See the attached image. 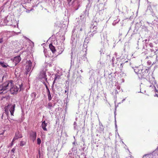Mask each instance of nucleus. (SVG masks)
Returning <instances> with one entry per match:
<instances>
[{
	"mask_svg": "<svg viewBox=\"0 0 158 158\" xmlns=\"http://www.w3.org/2000/svg\"><path fill=\"white\" fill-rule=\"evenodd\" d=\"M49 48L53 53H54L56 51L55 47L52 44H50L49 45Z\"/></svg>",
	"mask_w": 158,
	"mask_h": 158,
	"instance_id": "9",
	"label": "nucleus"
},
{
	"mask_svg": "<svg viewBox=\"0 0 158 158\" xmlns=\"http://www.w3.org/2000/svg\"><path fill=\"white\" fill-rule=\"evenodd\" d=\"M8 21L6 18L0 20V25H5L7 24Z\"/></svg>",
	"mask_w": 158,
	"mask_h": 158,
	"instance_id": "5",
	"label": "nucleus"
},
{
	"mask_svg": "<svg viewBox=\"0 0 158 158\" xmlns=\"http://www.w3.org/2000/svg\"><path fill=\"white\" fill-rule=\"evenodd\" d=\"M22 135L20 133L19 131H17L16 132L15 135V136L14 137L13 139V140L12 142H12L15 140L17 139L18 138H21L22 137Z\"/></svg>",
	"mask_w": 158,
	"mask_h": 158,
	"instance_id": "6",
	"label": "nucleus"
},
{
	"mask_svg": "<svg viewBox=\"0 0 158 158\" xmlns=\"http://www.w3.org/2000/svg\"><path fill=\"white\" fill-rule=\"evenodd\" d=\"M3 42V38L0 39V43H2Z\"/></svg>",
	"mask_w": 158,
	"mask_h": 158,
	"instance_id": "23",
	"label": "nucleus"
},
{
	"mask_svg": "<svg viewBox=\"0 0 158 158\" xmlns=\"http://www.w3.org/2000/svg\"><path fill=\"white\" fill-rule=\"evenodd\" d=\"M15 106V104H9L7 106H5L4 108V113L7 115L8 114L9 111H10L11 115H13Z\"/></svg>",
	"mask_w": 158,
	"mask_h": 158,
	"instance_id": "1",
	"label": "nucleus"
},
{
	"mask_svg": "<svg viewBox=\"0 0 158 158\" xmlns=\"http://www.w3.org/2000/svg\"><path fill=\"white\" fill-rule=\"evenodd\" d=\"M44 84H45V86H46V88L47 89V93H48L49 92H50V91H49V90L48 87L47 86L46 84L45 83H44Z\"/></svg>",
	"mask_w": 158,
	"mask_h": 158,
	"instance_id": "19",
	"label": "nucleus"
},
{
	"mask_svg": "<svg viewBox=\"0 0 158 158\" xmlns=\"http://www.w3.org/2000/svg\"><path fill=\"white\" fill-rule=\"evenodd\" d=\"M37 143L38 144H40V138L37 139Z\"/></svg>",
	"mask_w": 158,
	"mask_h": 158,
	"instance_id": "24",
	"label": "nucleus"
},
{
	"mask_svg": "<svg viewBox=\"0 0 158 158\" xmlns=\"http://www.w3.org/2000/svg\"><path fill=\"white\" fill-rule=\"evenodd\" d=\"M138 68H136L134 69V71L137 74H140L141 73V72H140V70L138 71Z\"/></svg>",
	"mask_w": 158,
	"mask_h": 158,
	"instance_id": "15",
	"label": "nucleus"
},
{
	"mask_svg": "<svg viewBox=\"0 0 158 158\" xmlns=\"http://www.w3.org/2000/svg\"><path fill=\"white\" fill-rule=\"evenodd\" d=\"M4 76H3L2 77V80H3V78H4Z\"/></svg>",
	"mask_w": 158,
	"mask_h": 158,
	"instance_id": "32",
	"label": "nucleus"
},
{
	"mask_svg": "<svg viewBox=\"0 0 158 158\" xmlns=\"http://www.w3.org/2000/svg\"><path fill=\"white\" fill-rule=\"evenodd\" d=\"M68 2V4H69L71 2L72 0H67Z\"/></svg>",
	"mask_w": 158,
	"mask_h": 158,
	"instance_id": "28",
	"label": "nucleus"
},
{
	"mask_svg": "<svg viewBox=\"0 0 158 158\" xmlns=\"http://www.w3.org/2000/svg\"><path fill=\"white\" fill-rule=\"evenodd\" d=\"M85 56H86V54H85Z\"/></svg>",
	"mask_w": 158,
	"mask_h": 158,
	"instance_id": "34",
	"label": "nucleus"
},
{
	"mask_svg": "<svg viewBox=\"0 0 158 158\" xmlns=\"http://www.w3.org/2000/svg\"><path fill=\"white\" fill-rule=\"evenodd\" d=\"M60 78V76L58 75H56L55 77L54 78L55 80H56L57 79H59Z\"/></svg>",
	"mask_w": 158,
	"mask_h": 158,
	"instance_id": "18",
	"label": "nucleus"
},
{
	"mask_svg": "<svg viewBox=\"0 0 158 158\" xmlns=\"http://www.w3.org/2000/svg\"><path fill=\"white\" fill-rule=\"evenodd\" d=\"M42 74L44 75V76H46V73H45V72H43Z\"/></svg>",
	"mask_w": 158,
	"mask_h": 158,
	"instance_id": "29",
	"label": "nucleus"
},
{
	"mask_svg": "<svg viewBox=\"0 0 158 158\" xmlns=\"http://www.w3.org/2000/svg\"><path fill=\"white\" fill-rule=\"evenodd\" d=\"M0 64L4 68H6L8 66L7 64H5L4 62H0Z\"/></svg>",
	"mask_w": 158,
	"mask_h": 158,
	"instance_id": "12",
	"label": "nucleus"
},
{
	"mask_svg": "<svg viewBox=\"0 0 158 158\" xmlns=\"http://www.w3.org/2000/svg\"><path fill=\"white\" fill-rule=\"evenodd\" d=\"M25 143H26L25 142H24L23 141H22L20 142V146H23L25 145Z\"/></svg>",
	"mask_w": 158,
	"mask_h": 158,
	"instance_id": "17",
	"label": "nucleus"
},
{
	"mask_svg": "<svg viewBox=\"0 0 158 158\" xmlns=\"http://www.w3.org/2000/svg\"><path fill=\"white\" fill-rule=\"evenodd\" d=\"M12 81H7L3 83L2 85H0L1 89L2 91H4L9 89V87L11 85H12Z\"/></svg>",
	"mask_w": 158,
	"mask_h": 158,
	"instance_id": "2",
	"label": "nucleus"
},
{
	"mask_svg": "<svg viewBox=\"0 0 158 158\" xmlns=\"http://www.w3.org/2000/svg\"><path fill=\"white\" fill-rule=\"evenodd\" d=\"M48 99L49 101H50L52 99V97L51 95L50 94V92H49L48 93Z\"/></svg>",
	"mask_w": 158,
	"mask_h": 158,
	"instance_id": "14",
	"label": "nucleus"
},
{
	"mask_svg": "<svg viewBox=\"0 0 158 158\" xmlns=\"http://www.w3.org/2000/svg\"><path fill=\"white\" fill-rule=\"evenodd\" d=\"M39 157H40V150L39 149H38V155Z\"/></svg>",
	"mask_w": 158,
	"mask_h": 158,
	"instance_id": "27",
	"label": "nucleus"
},
{
	"mask_svg": "<svg viewBox=\"0 0 158 158\" xmlns=\"http://www.w3.org/2000/svg\"><path fill=\"white\" fill-rule=\"evenodd\" d=\"M56 81V80H55L54 79V81H53V84H54L55 82Z\"/></svg>",
	"mask_w": 158,
	"mask_h": 158,
	"instance_id": "31",
	"label": "nucleus"
},
{
	"mask_svg": "<svg viewBox=\"0 0 158 158\" xmlns=\"http://www.w3.org/2000/svg\"><path fill=\"white\" fill-rule=\"evenodd\" d=\"M21 58L20 56H18L14 57L13 59V62L15 65L18 64L21 60Z\"/></svg>",
	"mask_w": 158,
	"mask_h": 158,
	"instance_id": "4",
	"label": "nucleus"
},
{
	"mask_svg": "<svg viewBox=\"0 0 158 158\" xmlns=\"http://www.w3.org/2000/svg\"><path fill=\"white\" fill-rule=\"evenodd\" d=\"M44 84H45V86H46V88L47 89V93H48L49 92H50V91H49V90L48 87L47 86L46 84L45 83H44Z\"/></svg>",
	"mask_w": 158,
	"mask_h": 158,
	"instance_id": "21",
	"label": "nucleus"
},
{
	"mask_svg": "<svg viewBox=\"0 0 158 158\" xmlns=\"http://www.w3.org/2000/svg\"><path fill=\"white\" fill-rule=\"evenodd\" d=\"M12 85L10 86V92L11 94H14L17 93L19 90V88L16 85H14V84L12 82Z\"/></svg>",
	"mask_w": 158,
	"mask_h": 158,
	"instance_id": "3",
	"label": "nucleus"
},
{
	"mask_svg": "<svg viewBox=\"0 0 158 158\" xmlns=\"http://www.w3.org/2000/svg\"><path fill=\"white\" fill-rule=\"evenodd\" d=\"M15 150V148H13L11 150V152H12L13 153H14Z\"/></svg>",
	"mask_w": 158,
	"mask_h": 158,
	"instance_id": "25",
	"label": "nucleus"
},
{
	"mask_svg": "<svg viewBox=\"0 0 158 158\" xmlns=\"http://www.w3.org/2000/svg\"><path fill=\"white\" fill-rule=\"evenodd\" d=\"M3 114H4V113L2 114V117H3Z\"/></svg>",
	"mask_w": 158,
	"mask_h": 158,
	"instance_id": "30",
	"label": "nucleus"
},
{
	"mask_svg": "<svg viewBox=\"0 0 158 158\" xmlns=\"http://www.w3.org/2000/svg\"><path fill=\"white\" fill-rule=\"evenodd\" d=\"M3 93V91L1 89V87H0V94H2Z\"/></svg>",
	"mask_w": 158,
	"mask_h": 158,
	"instance_id": "26",
	"label": "nucleus"
},
{
	"mask_svg": "<svg viewBox=\"0 0 158 158\" xmlns=\"http://www.w3.org/2000/svg\"><path fill=\"white\" fill-rule=\"evenodd\" d=\"M44 84H45V86H46V88L47 89V93H48L49 92H50V91H49V90L48 87L47 86L46 84L45 83H44Z\"/></svg>",
	"mask_w": 158,
	"mask_h": 158,
	"instance_id": "20",
	"label": "nucleus"
},
{
	"mask_svg": "<svg viewBox=\"0 0 158 158\" xmlns=\"http://www.w3.org/2000/svg\"><path fill=\"white\" fill-rule=\"evenodd\" d=\"M22 135L20 133L19 131H17L16 132L15 135V136L14 137L13 139V140L12 142H12L15 140L17 139L18 138H21L22 137Z\"/></svg>",
	"mask_w": 158,
	"mask_h": 158,
	"instance_id": "7",
	"label": "nucleus"
},
{
	"mask_svg": "<svg viewBox=\"0 0 158 158\" xmlns=\"http://www.w3.org/2000/svg\"><path fill=\"white\" fill-rule=\"evenodd\" d=\"M47 123H45V121H44L42 124V127L43 129L44 130L47 131V129L46 128V127L47 126Z\"/></svg>",
	"mask_w": 158,
	"mask_h": 158,
	"instance_id": "10",
	"label": "nucleus"
},
{
	"mask_svg": "<svg viewBox=\"0 0 158 158\" xmlns=\"http://www.w3.org/2000/svg\"><path fill=\"white\" fill-rule=\"evenodd\" d=\"M31 138L32 139L33 141L35 140L36 138V134L35 132H32L30 135Z\"/></svg>",
	"mask_w": 158,
	"mask_h": 158,
	"instance_id": "8",
	"label": "nucleus"
},
{
	"mask_svg": "<svg viewBox=\"0 0 158 158\" xmlns=\"http://www.w3.org/2000/svg\"><path fill=\"white\" fill-rule=\"evenodd\" d=\"M34 95H35V94H34Z\"/></svg>",
	"mask_w": 158,
	"mask_h": 158,
	"instance_id": "35",
	"label": "nucleus"
},
{
	"mask_svg": "<svg viewBox=\"0 0 158 158\" xmlns=\"http://www.w3.org/2000/svg\"><path fill=\"white\" fill-rule=\"evenodd\" d=\"M48 108L50 109H51L52 108V103H49L48 104Z\"/></svg>",
	"mask_w": 158,
	"mask_h": 158,
	"instance_id": "16",
	"label": "nucleus"
},
{
	"mask_svg": "<svg viewBox=\"0 0 158 158\" xmlns=\"http://www.w3.org/2000/svg\"><path fill=\"white\" fill-rule=\"evenodd\" d=\"M31 69V68L28 66H26V74L28 73L29 72Z\"/></svg>",
	"mask_w": 158,
	"mask_h": 158,
	"instance_id": "11",
	"label": "nucleus"
},
{
	"mask_svg": "<svg viewBox=\"0 0 158 158\" xmlns=\"http://www.w3.org/2000/svg\"><path fill=\"white\" fill-rule=\"evenodd\" d=\"M31 65H32V63L31 62V60H29L27 61V62H26V66H29L31 68Z\"/></svg>",
	"mask_w": 158,
	"mask_h": 158,
	"instance_id": "13",
	"label": "nucleus"
},
{
	"mask_svg": "<svg viewBox=\"0 0 158 158\" xmlns=\"http://www.w3.org/2000/svg\"><path fill=\"white\" fill-rule=\"evenodd\" d=\"M19 91H21L22 89V87H23V85L22 84H21L20 85H19Z\"/></svg>",
	"mask_w": 158,
	"mask_h": 158,
	"instance_id": "22",
	"label": "nucleus"
},
{
	"mask_svg": "<svg viewBox=\"0 0 158 158\" xmlns=\"http://www.w3.org/2000/svg\"><path fill=\"white\" fill-rule=\"evenodd\" d=\"M40 143H41V140L40 139Z\"/></svg>",
	"mask_w": 158,
	"mask_h": 158,
	"instance_id": "33",
	"label": "nucleus"
}]
</instances>
